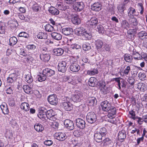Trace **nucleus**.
<instances>
[{"mask_svg":"<svg viewBox=\"0 0 147 147\" xmlns=\"http://www.w3.org/2000/svg\"><path fill=\"white\" fill-rule=\"evenodd\" d=\"M107 133V131L105 128H100L99 130H98L94 134V140L97 142H100L102 141V138L105 136Z\"/></svg>","mask_w":147,"mask_h":147,"instance_id":"nucleus-1","label":"nucleus"},{"mask_svg":"<svg viewBox=\"0 0 147 147\" xmlns=\"http://www.w3.org/2000/svg\"><path fill=\"white\" fill-rule=\"evenodd\" d=\"M98 22L97 18L95 16H93L88 20L86 22V25L88 28H94L97 25Z\"/></svg>","mask_w":147,"mask_h":147,"instance_id":"nucleus-2","label":"nucleus"},{"mask_svg":"<svg viewBox=\"0 0 147 147\" xmlns=\"http://www.w3.org/2000/svg\"><path fill=\"white\" fill-rule=\"evenodd\" d=\"M75 33L78 36H84L85 37H88L91 36V33L89 31H87L83 28L81 27L76 29Z\"/></svg>","mask_w":147,"mask_h":147,"instance_id":"nucleus-3","label":"nucleus"},{"mask_svg":"<svg viewBox=\"0 0 147 147\" xmlns=\"http://www.w3.org/2000/svg\"><path fill=\"white\" fill-rule=\"evenodd\" d=\"M20 75V73L18 71H15L13 73L10 74L7 78V81L8 83L12 84L14 83L17 79V77Z\"/></svg>","mask_w":147,"mask_h":147,"instance_id":"nucleus-4","label":"nucleus"},{"mask_svg":"<svg viewBox=\"0 0 147 147\" xmlns=\"http://www.w3.org/2000/svg\"><path fill=\"white\" fill-rule=\"evenodd\" d=\"M87 121L90 123H93L96 120V114L92 112H89L86 116Z\"/></svg>","mask_w":147,"mask_h":147,"instance_id":"nucleus-5","label":"nucleus"},{"mask_svg":"<svg viewBox=\"0 0 147 147\" xmlns=\"http://www.w3.org/2000/svg\"><path fill=\"white\" fill-rule=\"evenodd\" d=\"M67 63L65 61L59 62L58 65V69L59 71L62 73L65 72L67 69Z\"/></svg>","mask_w":147,"mask_h":147,"instance_id":"nucleus-6","label":"nucleus"},{"mask_svg":"<svg viewBox=\"0 0 147 147\" xmlns=\"http://www.w3.org/2000/svg\"><path fill=\"white\" fill-rule=\"evenodd\" d=\"M84 7V3L82 1L76 2L73 5V9L77 11H80L82 10Z\"/></svg>","mask_w":147,"mask_h":147,"instance_id":"nucleus-7","label":"nucleus"},{"mask_svg":"<svg viewBox=\"0 0 147 147\" xmlns=\"http://www.w3.org/2000/svg\"><path fill=\"white\" fill-rule=\"evenodd\" d=\"M100 105L102 110L106 112H108L112 106L111 103L107 100L102 102Z\"/></svg>","mask_w":147,"mask_h":147,"instance_id":"nucleus-8","label":"nucleus"},{"mask_svg":"<svg viewBox=\"0 0 147 147\" xmlns=\"http://www.w3.org/2000/svg\"><path fill=\"white\" fill-rule=\"evenodd\" d=\"M55 115V112L52 109L46 111V117L51 120H56V118Z\"/></svg>","mask_w":147,"mask_h":147,"instance_id":"nucleus-9","label":"nucleus"},{"mask_svg":"<svg viewBox=\"0 0 147 147\" xmlns=\"http://www.w3.org/2000/svg\"><path fill=\"white\" fill-rule=\"evenodd\" d=\"M49 102L51 105H56L58 103V99L55 94L50 95L48 98Z\"/></svg>","mask_w":147,"mask_h":147,"instance_id":"nucleus-10","label":"nucleus"},{"mask_svg":"<svg viewBox=\"0 0 147 147\" xmlns=\"http://www.w3.org/2000/svg\"><path fill=\"white\" fill-rule=\"evenodd\" d=\"M54 136L55 138L60 141H63L67 138L66 134L63 132L56 133L54 134Z\"/></svg>","mask_w":147,"mask_h":147,"instance_id":"nucleus-11","label":"nucleus"},{"mask_svg":"<svg viewBox=\"0 0 147 147\" xmlns=\"http://www.w3.org/2000/svg\"><path fill=\"white\" fill-rule=\"evenodd\" d=\"M38 117L43 121L46 120V110L44 108H42L39 110L37 115Z\"/></svg>","mask_w":147,"mask_h":147,"instance_id":"nucleus-12","label":"nucleus"},{"mask_svg":"<svg viewBox=\"0 0 147 147\" xmlns=\"http://www.w3.org/2000/svg\"><path fill=\"white\" fill-rule=\"evenodd\" d=\"M43 75H45L46 77H50L55 74V71L49 68H46L43 71Z\"/></svg>","mask_w":147,"mask_h":147,"instance_id":"nucleus-13","label":"nucleus"},{"mask_svg":"<svg viewBox=\"0 0 147 147\" xmlns=\"http://www.w3.org/2000/svg\"><path fill=\"white\" fill-rule=\"evenodd\" d=\"M91 9L93 11L98 12L102 9V5L100 2H95L91 6Z\"/></svg>","mask_w":147,"mask_h":147,"instance_id":"nucleus-14","label":"nucleus"},{"mask_svg":"<svg viewBox=\"0 0 147 147\" xmlns=\"http://www.w3.org/2000/svg\"><path fill=\"white\" fill-rule=\"evenodd\" d=\"M127 13L128 16L129 18H133L135 16H137L138 13L136 11L135 9L132 7H130L128 9Z\"/></svg>","mask_w":147,"mask_h":147,"instance_id":"nucleus-15","label":"nucleus"},{"mask_svg":"<svg viewBox=\"0 0 147 147\" xmlns=\"http://www.w3.org/2000/svg\"><path fill=\"white\" fill-rule=\"evenodd\" d=\"M61 106L67 111H70L73 109V105L68 101H65L63 102Z\"/></svg>","mask_w":147,"mask_h":147,"instance_id":"nucleus-16","label":"nucleus"},{"mask_svg":"<svg viewBox=\"0 0 147 147\" xmlns=\"http://www.w3.org/2000/svg\"><path fill=\"white\" fill-rule=\"evenodd\" d=\"M85 122L84 120L80 118L76 120V124L77 127L81 129H83L85 127Z\"/></svg>","mask_w":147,"mask_h":147,"instance_id":"nucleus-17","label":"nucleus"},{"mask_svg":"<svg viewBox=\"0 0 147 147\" xmlns=\"http://www.w3.org/2000/svg\"><path fill=\"white\" fill-rule=\"evenodd\" d=\"M65 127L70 130L74 128V125L73 122L69 119L65 120L64 122Z\"/></svg>","mask_w":147,"mask_h":147,"instance_id":"nucleus-18","label":"nucleus"},{"mask_svg":"<svg viewBox=\"0 0 147 147\" xmlns=\"http://www.w3.org/2000/svg\"><path fill=\"white\" fill-rule=\"evenodd\" d=\"M82 97V94L80 93H76L72 97V99L74 102H78L80 101Z\"/></svg>","mask_w":147,"mask_h":147,"instance_id":"nucleus-19","label":"nucleus"},{"mask_svg":"<svg viewBox=\"0 0 147 147\" xmlns=\"http://www.w3.org/2000/svg\"><path fill=\"white\" fill-rule=\"evenodd\" d=\"M80 69V66L76 63H72L70 66V70L73 72L78 71Z\"/></svg>","mask_w":147,"mask_h":147,"instance_id":"nucleus-20","label":"nucleus"},{"mask_svg":"<svg viewBox=\"0 0 147 147\" xmlns=\"http://www.w3.org/2000/svg\"><path fill=\"white\" fill-rule=\"evenodd\" d=\"M0 108L2 113L5 115H7L9 113V110L7 104L3 103L0 105Z\"/></svg>","mask_w":147,"mask_h":147,"instance_id":"nucleus-21","label":"nucleus"},{"mask_svg":"<svg viewBox=\"0 0 147 147\" xmlns=\"http://www.w3.org/2000/svg\"><path fill=\"white\" fill-rule=\"evenodd\" d=\"M72 23L74 24L77 25L80 24L81 21L79 16L77 14H75L71 19Z\"/></svg>","mask_w":147,"mask_h":147,"instance_id":"nucleus-22","label":"nucleus"},{"mask_svg":"<svg viewBox=\"0 0 147 147\" xmlns=\"http://www.w3.org/2000/svg\"><path fill=\"white\" fill-rule=\"evenodd\" d=\"M62 32L63 34L65 35L68 36L72 34L73 30L71 28H63L62 29Z\"/></svg>","mask_w":147,"mask_h":147,"instance_id":"nucleus-23","label":"nucleus"},{"mask_svg":"<svg viewBox=\"0 0 147 147\" xmlns=\"http://www.w3.org/2000/svg\"><path fill=\"white\" fill-rule=\"evenodd\" d=\"M111 49V46L107 44H104L100 52L103 53L105 52H109Z\"/></svg>","mask_w":147,"mask_h":147,"instance_id":"nucleus-24","label":"nucleus"},{"mask_svg":"<svg viewBox=\"0 0 147 147\" xmlns=\"http://www.w3.org/2000/svg\"><path fill=\"white\" fill-rule=\"evenodd\" d=\"M127 82L124 80L122 79L117 84L118 86V88L121 90V88H125L127 85Z\"/></svg>","mask_w":147,"mask_h":147,"instance_id":"nucleus-25","label":"nucleus"},{"mask_svg":"<svg viewBox=\"0 0 147 147\" xmlns=\"http://www.w3.org/2000/svg\"><path fill=\"white\" fill-rule=\"evenodd\" d=\"M54 55L59 56L61 55L64 52V50L61 48H58L54 49L53 50Z\"/></svg>","mask_w":147,"mask_h":147,"instance_id":"nucleus-26","label":"nucleus"},{"mask_svg":"<svg viewBox=\"0 0 147 147\" xmlns=\"http://www.w3.org/2000/svg\"><path fill=\"white\" fill-rule=\"evenodd\" d=\"M40 57V59L45 62L48 61L50 58V56L48 54H41Z\"/></svg>","mask_w":147,"mask_h":147,"instance_id":"nucleus-27","label":"nucleus"},{"mask_svg":"<svg viewBox=\"0 0 147 147\" xmlns=\"http://www.w3.org/2000/svg\"><path fill=\"white\" fill-rule=\"evenodd\" d=\"M20 107L22 110L26 112L28 111L30 108L29 105L26 102L22 103L20 105Z\"/></svg>","mask_w":147,"mask_h":147,"instance_id":"nucleus-28","label":"nucleus"},{"mask_svg":"<svg viewBox=\"0 0 147 147\" xmlns=\"http://www.w3.org/2000/svg\"><path fill=\"white\" fill-rule=\"evenodd\" d=\"M97 79L94 77H91L88 82V85L90 86L94 87L96 85Z\"/></svg>","mask_w":147,"mask_h":147,"instance_id":"nucleus-29","label":"nucleus"},{"mask_svg":"<svg viewBox=\"0 0 147 147\" xmlns=\"http://www.w3.org/2000/svg\"><path fill=\"white\" fill-rule=\"evenodd\" d=\"M103 42L101 40H97L96 41L95 45L97 49L100 51L103 45Z\"/></svg>","mask_w":147,"mask_h":147,"instance_id":"nucleus-30","label":"nucleus"},{"mask_svg":"<svg viewBox=\"0 0 147 147\" xmlns=\"http://www.w3.org/2000/svg\"><path fill=\"white\" fill-rule=\"evenodd\" d=\"M98 70L97 69L94 68L87 71V74L90 76H93L98 73Z\"/></svg>","mask_w":147,"mask_h":147,"instance_id":"nucleus-31","label":"nucleus"},{"mask_svg":"<svg viewBox=\"0 0 147 147\" xmlns=\"http://www.w3.org/2000/svg\"><path fill=\"white\" fill-rule=\"evenodd\" d=\"M23 89L24 91L28 94H31L32 92V89L28 85H24Z\"/></svg>","mask_w":147,"mask_h":147,"instance_id":"nucleus-32","label":"nucleus"},{"mask_svg":"<svg viewBox=\"0 0 147 147\" xmlns=\"http://www.w3.org/2000/svg\"><path fill=\"white\" fill-rule=\"evenodd\" d=\"M35 130L38 132L42 131L44 129V127L40 123H36L35 125L34 126Z\"/></svg>","mask_w":147,"mask_h":147,"instance_id":"nucleus-33","label":"nucleus"},{"mask_svg":"<svg viewBox=\"0 0 147 147\" xmlns=\"http://www.w3.org/2000/svg\"><path fill=\"white\" fill-rule=\"evenodd\" d=\"M49 12L51 14L54 15H57L59 13V11L55 7L51 6L49 10Z\"/></svg>","mask_w":147,"mask_h":147,"instance_id":"nucleus-34","label":"nucleus"},{"mask_svg":"<svg viewBox=\"0 0 147 147\" xmlns=\"http://www.w3.org/2000/svg\"><path fill=\"white\" fill-rule=\"evenodd\" d=\"M56 7L58 9L61 10H64L67 9V7L64 5L63 3L60 2L57 3Z\"/></svg>","mask_w":147,"mask_h":147,"instance_id":"nucleus-35","label":"nucleus"},{"mask_svg":"<svg viewBox=\"0 0 147 147\" xmlns=\"http://www.w3.org/2000/svg\"><path fill=\"white\" fill-rule=\"evenodd\" d=\"M5 136L7 138L9 139L11 138L13 136L12 131L9 129H6Z\"/></svg>","mask_w":147,"mask_h":147,"instance_id":"nucleus-36","label":"nucleus"},{"mask_svg":"<svg viewBox=\"0 0 147 147\" xmlns=\"http://www.w3.org/2000/svg\"><path fill=\"white\" fill-rule=\"evenodd\" d=\"M138 89L141 91H144L146 88L145 84L142 83H140L137 84Z\"/></svg>","mask_w":147,"mask_h":147,"instance_id":"nucleus-37","label":"nucleus"},{"mask_svg":"<svg viewBox=\"0 0 147 147\" xmlns=\"http://www.w3.org/2000/svg\"><path fill=\"white\" fill-rule=\"evenodd\" d=\"M124 59L125 61L127 62L131 63L132 62L133 58L129 54H125L124 55Z\"/></svg>","mask_w":147,"mask_h":147,"instance_id":"nucleus-38","label":"nucleus"},{"mask_svg":"<svg viewBox=\"0 0 147 147\" xmlns=\"http://www.w3.org/2000/svg\"><path fill=\"white\" fill-rule=\"evenodd\" d=\"M25 80L28 83H31L33 81V78L30 74L26 75L24 77Z\"/></svg>","mask_w":147,"mask_h":147,"instance_id":"nucleus-39","label":"nucleus"},{"mask_svg":"<svg viewBox=\"0 0 147 147\" xmlns=\"http://www.w3.org/2000/svg\"><path fill=\"white\" fill-rule=\"evenodd\" d=\"M121 23L122 28L127 29L129 28L130 25L126 20L123 21Z\"/></svg>","mask_w":147,"mask_h":147,"instance_id":"nucleus-40","label":"nucleus"},{"mask_svg":"<svg viewBox=\"0 0 147 147\" xmlns=\"http://www.w3.org/2000/svg\"><path fill=\"white\" fill-rule=\"evenodd\" d=\"M45 30L48 32H51L53 31L54 30L53 26L49 24H47L44 26Z\"/></svg>","mask_w":147,"mask_h":147,"instance_id":"nucleus-41","label":"nucleus"},{"mask_svg":"<svg viewBox=\"0 0 147 147\" xmlns=\"http://www.w3.org/2000/svg\"><path fill=\"white\" fill-rule=\"evenodd\" d=\"M111 142V140L109 138H106L103 140L102 142L104 146H106L110 144Z\"/></svg>","mask_w":147,"mask_h":147,"instance_id":"nucleus-42","label":"nucleus"},{"mask_svg":"<svg viewBox=\"0 0 147 147\" xmlns=\"http://www.w3.org/2000/svg\"><path fill=\"white\" fill-rule=\"evenodd\" d=\"M96 100V99L94 97L89 98L88 100V105L90 106H94Z\"/></svg>","mask_w":147,"mask_h":147,"instance_id":"nucleus-43","label":"nucleus"},{"mask_svg":"<svg viewBox=\"0 0 147 147\" xmlns=\"http://www.w3.org/2000/svg\"><path fill=\"white\" fill-rule=\"evenodd\" d=\"M135 112L133 110L129 111V117L134 120H136V118H138L137 116H136Z\"/></svg>","mask_w":147,"mask_h":147,"instance_id":"nucleus-44","label":"nucleus"},{"mask_svg":"<svg viewBox=\"0 0 147 147\" xmlns=\"http://www.w3.org/2000/svg\"><path fill=\"white\" fill-rule=\"evenodd\" d=\"M18 41L16 37H10L9 39L10 44L12 46L15 45Z\"/></svg>","mask_w":147,"mask_h":147,"instance_id":"nucleus-45","label":"nucleus"},{"mask_svg":"<svg viewBox=\"0 0 147 147\" xmlns=\"http://www.w3.org/2000/svg\"><path fill=\"white\" fill-rule=\"evenodd\" d=\"M130 70L131 69L130 67L129 66H128L126 67L125 68L123 71L121 72V73H122L123 75H125L127 76Z\"/></svg>","mask_w":147,"mask_h":147,"instance_id":"nucleus-46","label":"nucleus"},{"mask_svg":"<svg viewBox=\"0 0 147 147\" xmlns=\"http://www.w3.org/2000/svg\"><path fill=\"white\" fill-rule=\"evenodd\" d=\"M126 136V134L124 132L122 131H119V132L118 135L119 140H123L125 138Z\"/></svg>","mask_w":147,"mask_h":147,"instance_id":"nucleus-47","label":"nucleus"},{"mask_svg":"<svg viewBox=\"0 0 147 147\" xmlns=\"http://www.w3.org/2000/svg\"><path fill=\"white\" fill-rule=\"evenodd\" d=\"M83 49L85 51H88L90 50L91 48V47L90 44L88 43L84 44L82 45Z\"/></svg>","mask_w":147,"mask_h":147,"instance_id":"nucleus-48","label":"nucleus"},{"mask_svg":"<svg viewBox=\"0 0 147 147\" xmlns=\"http://www.w3.org/2000/svg\"><path fill=\"white\" fill-rule=\"evenodd\" d=\"M118 9L119 12L121 13H123L124 10L125 9V5L122 4L120 5L118 7Z\"/></svg>","mask_w":147,"mask_h":147,"instance_id":"nucleus-49","label":"nucleus"},{"mask_svg":"<svg viewBox=\"0 0 147 147\" xmlns=\"http://www.w3.org/2000/svg\"><path fill=\"white\" fill-rule=\"evenodd\" d=\"M26 48L29 51L34 50L36 48V46L33 44H30L26 46Z\"/></svg>","mask_w":147,"mask_h":147,"instance_id":"nucleus-50","label":"nucleus"},{"mask_svg":"<svg viewBox=\"0 0 147 147\" xmlns=\"http://www.w3.org/2000/svg\"><path fill=\"white\" fill-rule=\"evenodd\" d=\"M133 55L134 56V58L136 59L139 60L142 59V56L137 52H133Z\"/></svg>","mask_w":147,"mask_h":147,"instance_id":"nucleus-51","label":"nucleus"},{"mask_svg":"<svg viewBox=\"0 0 147 147\" xmlns=\"http://www.w3.org/2000/svg\"><path fill=\"white\" fill-rule=\"evenodd\" d=\"M131 20L130 25H133L134 26H136L138 24V22L137 21V19L134 17L131 18Z\"/></svg>","mask_w":147,"mask_h":147,"instance_id":"nucleus-52","label":"nucleus"},{"mask_svg":"<svg viewBox=\"0 0 147 147\" xmlns=\"http://www.w3.org/2000/svg\"><path fill=\"white\" fill-rule=\"evenodd\" d=\"M100 90L104 94H106L107 92V88L105 85H102L100 87Z\"/></svg>","mask_w":147,"mask_h":147,"instance_id":"nucleus-53","label":"nucleus"},{"mask_svg":"<svg viewBox=\"0 0 147 147\" xmlns=\"http://www.w3.org/2000/svg\"><path fill=\"white\" fill-rule=\"evenodd\" d=\"M138 77L139 79L142 80H145L146 78V76L145 74L141 72L139 73L138 74Z\"/></svg>","mask_w":147,"mask_h":147,"instance_id":"nucleus-54","label":"nucleus"},{"mask_svg":"<svg viewBox=\"0 0 147 147\" xmlns=\"http://www.w3.org/2000/svg\"><path fill=\"white\" fill-rule=\"evenodd\" d=\"M47 77L45 75H43V73L42 74L39 76L38 78V80L39 81L42 82L45 81Z\"/></svg>","mask_w":147,"mask_h":147,"instance_id":"nucleus-55","label":"nucleus"},{"mask_svg":"<svg viewBox=\"0 0 147 147\" xmlns=\"http://www.w3.org/2000/svg\"><path fill=\"white\" fill-rule=\"evenodd\" d=\"M97 29L100 33H103L104 32V28L101 25L98 26L97 28Z\"/></svg>","mask_w":147,"mask_h":147,"instance_id":"nucleus-56","label":"nucleus"},{"mask_svg":"<svg viewBox=\"0 0 147 147\" xmlns=\"http://www.w3.org/2000/svg\"><path fill=\"white\" fill-rule=\"evenodd\" d=\"M136 32V30L135 29H130L127 31V34L129 35H132V36H134V34Z\"/></svg>","mask_w":147,"mask_h":147,"instance_id":"nucleus-57","label":"nucleus"},{"mask_svg":"<svg viewBox=\"0 0 147 147\" xmlns=\"http://www.w3.org/2000/svg\"><path fill=\"white\" fill-rule=\"evenodd\" d=\"M32 9L34 12H38L40 9V7L38 5H34L32 7Z\"/></svg>","mask_w":147,"mask_h":147,"instance_id":"nucleus-58","label":"nucleus"},{"mask_svg":"<svg viewBox=\"0 0 147 147\" xmlns=\"http://www.w3.org/2000/svg\"><path fill=\"white\" fill-rule=\"evenodd\" d=\"M59 124L58 123L53 121L52 123V127L55 129H57L58 128Z\"/></svg>","mask_w":147,"mask_h":147,"instance_id":"nucleus-59","label":"nucleus"},{"mask_svg":"<svg viewBox=\"0 0 147 147\" xmlns=\"http://www.w3.org/2000/svg\"><path fill=\"white\" fill-rule=\"evenodd\" d=\"M111 107L110 109L109 110V111H108L113 113L114 114H116L117 110L116 108L112 106H111Z\"/></svg>","mask_w":147,"mask_h":147,"instance_id":"nucleus-60","label":"nucleus"},{"mask_svg":"<svg viewBox=\"0 0 147 147\" xmlns=\"http://www.w3.org/2000/svg\"><path fill=\"white\" fill-rule=\"evenodd\" d=\"M40 50L42 52H47L48 51V48L45 45H42L40 47Z\"/></svg>","mask_w":147,"mask_h":147,"instance_id":"nucleus-61","label":"nucleus"},{"mask_svg":"<svg viewBox=\"0 0 147 147\" xmlns=\"http://www.w3.org/2000/svg\"><path fill=\"white\" fill-rule=\"evenodd\" d=\"M71 48L72 49H81V47L77 44H73L71 45Z\"/></svg>","mask_w":147,"mask_h":147,"instance_id":"nucleus-62","label":"nucleus"},{"mask_svg":"<svg viewBox=\"0 0 147 147\" xmlns=\"http://www.w3.org/2000/svg\"><path fill=\"white\" fill-rule=\"evenodd\" d=\"M136 120H137L138 123L140 125H142L143 122H144V121H143V119L142 117L141 118L138 117V118H136Z\"/></svg>","mask_w":147,"mask_h":147,"instance_id":"nucleus-63","label":"nucleus"},{"mask_svg":"<svg viewBox=\"0 0 147 147\" xmlns=\"http://www.w3.org/2000/svg\"><path fill=\"white\" fill-rule=\"evenodd\" d=\"M127 81L129 82V83L131 85H133L134 82V79L132 77H130L128 78Z\"/></svg>","mask_w":147,"mask_h":147,"instance_id":"nucleus-64","label":"nucleus"}]
</instances>
